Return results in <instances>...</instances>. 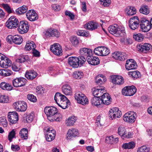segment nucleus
I'll return each instance as SVG.
<instances>
[{"label": "nucleus", "instance_id": "cd10ccee", "mask_svg": "<svg viewBox=\"0 0 152 152\" xmlns=\"http://www.w3.org/2000/svg\"><path fill=\"white\" fill-rule=\"evenodd\" d=\"M98 26V24L94 22L90 21L84 25L85 28L90 30H93L96 29Z\"/></svg>", "mask_w": 152, "mask_h": 152}, {"label": "nucleus", "instance_id": "bb28decb", "mask_svg": "<svg viewBox=\"0 0 152 152\" xmlns=\"http://www.w3.org/2000/svg\"><path fill=\"white\" fill-rule=\"evenodd\" d=\"M62 88L63 93L65 95H71L72 94V88L68 84H65L63 85Z\"/></svg>", "mask_w": 152, "mask_h": 152}, {"label": "nucleus", "instance_id": "a18cd8bd", "mask_svg": "<svg viewBox=\"0 0 152 152\" xmlns=\"http://www.w3.org/2000/svg\"><path fill=\"white\" fill-rule=\"evenodd\" d=\"M126 132V129L123 126H120L118 129V134L121 137H124Z\"/></svg>", "mask_w": 152, "mask_h": 152}, {"label": "nucleus", "instance_id": "338daca9", "mask_svg": "<svg viewBox=\"0 0 152 152\" xmlns=\"http://www.w3.org/2000/svg\"><path fill=\"white\" fill-rule=\"evenodd\" d=\"M113 136H111L107 137L105 139V141H109L108 142H109L110 144H113L114 143V142L113 141Z\"/></svg>", "mask_w": 152, "mask_h": 152}, {"label": "nucleus", "instance_id": "9d476101", "mask_svg": "<svg viewBox=\"0 0 152 152\" xmlns=\"http://www.w3.org/2000/svg\"><path fill=\"white\" fill-rule=\"evenodd\" d=\"M136 116V114L135 113L130 111L125 114L123 116V120L124 121L133 123L135 120Z\"/></svg>", "mask_w": 152, "mask_h": 152}, {"label": "nucleus", "instance_id": "5fc2aeb1", "mask_svg": "<svg viewBox=\"0 0 152 152\" xmlns=\"http://www.w3.org/2000/svg\"><path fill=\"white\" fill-rule=\"evenodd\" d=\"M27 98L29 100L33 102H35L37 101L36 97L33 94H28Z\"/></svg>", "mask_w": 152, "mask_h": 152}, {"label": "nucleus", "instance_id": "393cba45", "mask_svg": "<svg viewBox=\"0 0 152 152\" xmlns=\"http://www.w3.org/2000/svg\"><path fill=\"white\" fill-rule=\"evenodd\" d=\"M78 134V130L76 129H69L67 132V139L70 140L72 137L77 136Z\"/></svg>", "mask_w": 152, "mask_h": 152}, {"label": "nucleus", "instance_id": "69168bd1", "mask_svg": "<svg viewBox=\"0 0 152 152\" xmlns=\"http://www.w3.org/2000/svg\"><path fill=\"white\" fill-rule=\"evenodd\" d=\"M53 10L56 11H59L61 9L60 6L56 4H53L51 6Z\"/></svg>", "mask_w": 152, "mask_h": 152}, {"label": "nucleus", "instance_id": "6e6d98bb", "mask_svg": "<svg viewBox=\"0 0 152 152\" xmlns=\"http://www.w3.org/2000/svg\"><path fill=\"white\" fill-rule=\"evenodd\" d=\"M77 34L78 35L80 36L87 37L88 35V32L83 30H78Z\"/></svg>", "mask_w": 152, "mask_h": 152}, {"label": "nucleus", "instance_id": "423d86ee", "mask_svg": "<svg viewBox=\"0 0 152 152\" xmlns=\"http://www.w3.org/2000/svg\"><path fill=\"white\" fill-rule=\"evenodd\" d=\"M75 97L78 103L82 105L87 104L88 103V99L86 96L81 93H77L75 94Z\"/></svg>", "mask_w": 152, "mask_h": 152}, {"label": "nucleus", "instance_id": "c85d7f7f", "mask_svg": "<svg viewBox=\"0 0 152 152\" xmlns=\"http://www.w3.org/2000/svg\"><path fill=\"white\" fill-rule=\"evenodd\" d=\"M91 102L92 105L97 107H101V105L102 104V101L101 98L98 97H94L91 100Z\"/></svg>", "mask_w": 152, "mask_h": 152}, {"label": "nucleus", "instance_id": "7c9ffc66", "mask_svg": "<svg viewBox=\"0 0 152 152\" xmlns=\"http://www.w3.org/2000/svg\"><path fill=\"white\" fill-rule=\"evenodd\" d=\"M92 52V50L90 49L87 48H81L80 50V53L81 55L90 56V53Z\"/></svg>", "mask_w": 152, "mask_h": 152}, {"label": "nucleus", "instance_id": "37998d69", "mask_svg": "<svg viewBox=\"0 0 152 152\" xmlns=\"http://www.w3.org/2000/svg\"><path fill=\"white\" fill-rule=\"evenodd\" d=\"M28 10L27 7L23 5L16 10V12L19 14H22L26 12Z\"/></svg>", "mask_w": 152, "mask_h": 152}, {"label": "nucleus", "instance_id": "aec40b11", "mask_svg": "<svg viewBox=\"0 0 152 152\" xmlns=\"http://www.w3.org/2000/svg\"><path fill=\"white\" fill-rule=\"evenodd\" d=\"M60 34L59 32L56 29H49L45 31V36L47 38L50 37H58Z\"/></svg>", "mask_w": 152, "mask_h": 152}, {"label": "nucleus", "instance_id": "680f3d73", "mask_svg": "<svg viewBox=\"0 0 152 152\" xmlns=\"http://www.w3.org/2000/svg\"><path fill=\"white\" fill-rule=\"evenodd\" d=\"M77 58L79 60L78 61L79 64H80L82 65L86 61V59L83 56H80Z\"/></svg>", "mask_w": 152, "mask_h": 152}, {"label": "nucleus", "instance_id": "6ab92c4d", "mask_svg": "<svg viewBox=\"0 0 152 152\" xmlns=\"http://www.w3.org/2000/svg\"><path fill=\"white\" fill-rule=\"evenodd\" d=\"M86 59L88 64L92 65H97L100 63V60L97 56H88Z\"/></svg>", "mask_w": 152, "mask_h": 152}, {"label": "nucleus", "instance_id": "f257e3e1", "mask_svg": "<svg viewBox=\"0 0 152 152\" xmlns=\"http://www.w3.org/2000/svg\"><path fill=\"white\" fill-rule=\"evenodd\" d=\"M45 113L47 116V119L50 121H58L61 119V115L58 114L57 109L53 107H46L44 108Z\"/></svg>", "mask_w": 152, "mask_h": 152}, {"label": "nucleus", "instance_id": "052dcab7", "mask_svg": "<svg viewBox=\"0 0 152 152\" xmlns=\"http://www.w3.org/2000/svg\"><path fill=\"white\" fill-rule=\"evenodd\" d=\"M101 4L104 7L108 6L111 3L110 0H100Z\"/></svg>", "mask_w": 152, "mask_h": 152}, {"label": "nucleus", "instance_id": "c756f323", "mask_svg": "<svg viewBox=\"0 0 152 152\" xmlns=\"http://www.w3.org/2000/svg\"><path fill=\"white\" fill-rule=\"evenodd\" d=\"M37 75V73L34 70L27 71L25 74V77L28 79L33 80Z\"/></svg>", "mask_w": 152, "mask_h": 152}, {"label": "nucleus", "instance_id": "c9c22d12", "mask_svg": "<svg viewBox=\"0 0 152 152\" xmlns=\"http://www.w3.org/2000/svg\"><path fill=\"white\" fill-rule=\"evenodd\" d=\"M110 111L113 112V118H119L121 115V112L119 110L118 107L113 108L110 110Z\"/></svg>", "mask_w": 152, "mask_h": 152}, {"label": "nucleus", "instance_id": "774afa93", "mask_svg": "<svg viewBox=\"0 0 152 152\" xmlns=\"http://www.w3.org/2000/svg\"><path fill=\"white\" fill-rule=\"evenodd\" d=\"M33 120V114H30L27 116L26 118V121L28 123H31Z\"/></svg>", "mask_w": 152, "mask_h": 152}, {"label": "nucleus", "instance_id": "e2e57ef3", "mask_svg": "<svg viewBox=\"0 0 152 152\" xmlns=\"http://www.w3.org/2000/svg\"><path fill=\"white\" fill-rule=\"evenodd\" d=\"M21 101H19L14 102L13 104V106L14 108L17 111H18V110H19V106L20 105V103Z\"/></svg>", "mask_w": 152, "mask_h": 152}, {"label": "nucleus", "instance_id": "4be33fe9", "mask_svg": "<svg viewBox=\"0 0 152 152\" xmlns=\"http://www.w3.org/2000/svg\"><path fill=\"white\" fill-rule=\"evenodd\" d=\"M112 57L115 59L122 61L127 58L126 53L119 52H115L112 54Z\"/></svg>", "mask_w": 152, "mask_h": 152}, {"label": "nucleus", "instance_id": "49530a36", "mask_svg": "<svg viewBox=\"0 0 152 152\" xmlns=\"http://www.w3.org/2000/svg\"><path fill=\"white\" fill-rule=\"evenodd\" d=\"M129 74L131 75L132 77L135 79H137L140 77V72L137 71H134L132 72H129Z\"/></svg>", "mask_w": 152, "mask_h": 152}, {"label": "nucleus", "instance_id": "4c0bfd02", "mask_svg": "<svg viewBox=\"0 0 152 152\" xmlns=\"http://www.w3.org/2000/svg\"><path fill=\"white\" fill-rule=\"evenodd\" d=\"M76 119V118L75 116L69 117L66 121V125L68 126H72L75 122Z\"/></svg>", "mask_w": 152, "mask_h": 152}, {"label": "nucleus", "instance_id": "bf43d9fd", "mask_svg": "<svg viewBox=\"0 0 152 152\" xmlns=\"http://www.w3.org/2000/svg\"><path fill=\"white\" fill-rule=\"evenodd\" d=\"M44 88L41 86L37 87L36 92L38 94H42L44 93Z\"/></svg>", "mask_w": 152, "mask_h": 152}, {"label": "nucleus", "instance_id": "09e8293b", "mask_svg": "<svg viewBox=\"0 0 152 152\" xmlns=\"http://www.w3.org/2000/svg\"><path fill=\"white\" fill-rule=\"evenodd\" d=\"M133 36L134 39L136 41L139 42L142 41L144 38L143 35L141 33H138L136 34H134Z\"/></svg>", "mask_w": 152, "mask_h": 152}, {"label": "nucleus", "instance_id": "6e6552de", "mask_svg": "<svg viewBox=\"0 0 152 152\" xmlns=\"http://www.w3.org/2000/svg\"><path fill=\"white\" fill-rule=\"evenodd\" d=\"M137 89L134 86H127L125 87L122 90V94L125 96H132L136 92Z\"/></svg>", "mask_w": 152, "mask_h": 152}, {"label": "nucleus", "instance_id": "dca6fc26", "mask_svg": "<svg viewBox=\"0 0 152 152\" xmlns=\"http://www.w3.org/2000/svg\"><path fill=\"white\" fill-rule=\"evenodd\" d=\"M7 117L8 121L12 124L16 123L18 120V115L16 112H9Z\"/></svg>", "mask_w": 152, "mask_h": 152}, {"label": "nucleus", "instance_id": "13d9d810", "mask_svg": "<svg viewBox=\"0 0 152 152\" xmlns=\"http://www.w3.org/2000/svg\"><path fill=\"white\" fill-rule=\"evenodd\" d=\"M15 133L14 129L12 130L9 133L8 136V138L10 142L12 141V139L15 137Z\"/></svg>", "mask_w": 152, "mask_h": 152}, {"label": "nucleus", "instance_id": "20e7f679", "mask_svg": "<svg viewBox=\"0 0 152 152\" xmlns=\"http://www.w3.org/2000/svg\"><path fill=\"white\" fill-rule=\"evenodd\" d=\"M140 26L142 31L146 32L148 31L151 28H152V18L149 22L145 19H142L140 21Z\"/></svg>", "mask_w": 152, "mask_h": 152}, {"label": "nucleus", "instance_id": "79ce46f5", "mask_svg": "<svg viewBox=\"0 0 152 152\" xmlns=\"http://www.w3.org/2000/svg\"><path fill=\"white\" fill-rule=\"evenodd\" d=\"M13 42L16 45H20L23 42V39L22 37L19 35L14 36Z\"/></svg>", "mask_w": 152, "mask_h": 152}, {"label": "nucleus", "instance_id": "8fccbe9b", "mask_svg": "<svg viewBox=\"0 0 152 152\" xmlns=\"http://www.w3.org/2000/svg\"><path fill=\"white\" fill-rule=\"evenodd\" d=\"M19 107L18 111L24 112L25 111L27 108V105L26 103L24 101H21Z\"/></svg>", "mask_w": 152, "mask_h": 152}, {"label": "nucleus", "instance_id": "39448f33", "mask_svg": "<svg viewBox=\"0 0 152 152\" xmlns=\"http://www.w3.org/2000/svg\"><path fill=\"white\" fill-rule=\"evenodd\" d=\"M95 54L98 56H105L110 53V50L104 46L98 47L94 50Z\"/></svg>", "mask_w": 152, "mask_h": 152}, {"label": "nucleus", "instance_id": "5701e85b", "mask_svg": "<svg viewBox=\"0 0 152 152\" xmlns=\"http://www.w3.org/2000/svg\"><path fill=\"white\" fill-rule=\"evenodd\" d=\"M78 59L77 57H70L68 60L69 64L74 68H77L79 64L78 63Z\"/></svg>", "mask_w": 152, "mask_h": 152}, {"label": "nucleus", "instance_id": "4d7b16f0", "mask_svg": "<svg viewBox=\"0 0 152 152\" xmlns=\"http://www.w3.org/2000/svg\"><path fill=\"white\" fill-rule=\"evenodd\" d=\"M70 41L72 44L74 46L77 45L79 43L78 39L76 37H72Z\"/></svg>", "mask_w": 152, "mask_h": 152}, {"label": "nucleus", "instance_id": "a878e982", "mask_svg": "<svg viewBox=\"0 0 152 152\" xmlns=\"http://www.w3.org/2000/svg\"><path fill=\"white\" fill-rule=\"evenodd\" d=\"M103 87H100L98 88L97 87L94 88V90L93 91V94L94 97H101L102 94L103 93V92L105 91V90L103 89Z\"/></svg>", "mask_w": 152, "mask_h": 152}, {"label": "nucleus", "instance_id": "72a5a7b5", "mask_svg": "<svg viewBox=\"0 0 152 152\" xmlns=\"http://www.w3.org/2000/svg\"><path fill=\"white\" fill-rule=\"evenodd\" d=\"M125 12L127 15L132 16L136 13V9L133 7H128L126 9Z\"/></svg>", "mask_w": 152, "mask_h": 152}, {"label": "nucleus", "instance_id": "3c124183", "mask_svg": "<svg viewBox=\"0 0 152 152\" xmlns=\"http://www.w3.org/2000/svg\"><path fill=\"white\" fill-rule=\"evenodd\" d=\"M0 125L4 127H6L7 126V122L6 118L4 117H0Z\"/></svg>", "mask_w": 152, "mask_h": 152}, {"label": "nucleus", "instance_id": "603ef678", "mask_svg": "<svg viewBox=\"0 0 152 152\" xmlns=\"http://www.w3.org/2000/svg\"><path fill=\"white\" fill-rule=\"evenodd\" d=\"M83 75L82 71H76L74 73V76L76 79L81 78Z\"/></svg>", "mask_w": 152, "mask_h": 152}, {"label": "nucleus", "instance_id": "2eb2a0df", "mask_svg": "<svg viewBox=\"0 0 152 152\" xmlns=\"http://www.w3.org/2000/svg\"><path fill=\"white\" fill-rule=\"evenodd\" d=\"M137 48L138 51L144 53H146L152 50V46L149 43H145L137 45Z\"/></svg>", "mask_w": 152, "mask_h": 152}, {"label": "nucleus", "instance_id": "ea45409f", "mask_svg": "<svg viewBox=\"0 0 152 152\" xmlns=\"http://www.w3.org/2000/svg\"><path fill=\"white\" fill-rule=\"evenodd\" d=\"M28 130L23 128L20 132L19 134L20 137L23 140H26L28 138Z\"/></svg>", "mask_w": 152, "mask_h": 152}, {"label": "nucleus", "instance_id": "e433bc0d", "mask_svg": "<svg viewBox=\"0 0 152 152\" xmlns=\"http://www.w3.org/2000/svg\"><path fill=\"white\" fill-rule=\"evenodd\" d=\"M135 146V143L133 141H131L128 143L123 144L122 146L123 149H133Z\"/></svg>", "mask_w": 152, "mask_h": 152}, {"label": "nucleus", "instance_id": "2f4dec72", "mask_svg": "<svg viewBox=\"0 0 152 152\" xmlns=\"http://www.w3.org/2000/svg\"><path fill=\"white\" fill-rule=\"evenodd\" d=\"M0 87L2 89L7 91H11L13 89V87L11 84L4 82L0 83Z\"/></svg>", "mask_w": 152, "mask_h": 152}, {"label": "nucleus", "instance_id": "0e129e2a", "mask_svg": "<svg viewBox=\"0 0 152 152\" xmlns=\"http://www.w3.org/2000/svg\"><path fill=\"white\" fill-rule=\"evenodd\" d=\"M2 6L9 13H12V11L9 6L7 4H2Z\"/></svg>", "mask_w": 152, "mask_h": 152}, {"label": "nucleus", "instance_id": "f3484780", "mask_svg": "<svg viewBox=\"0 0 152 152\" xmlns=\"http://www.w3.org/2000/svg\"><path fill=\"white\" fill-rule=\"evenodd\" d=\"M125 66L126 69L129 70L136 69L137 65L135 61L131 59L126 61Z\"/></svg>", "mask_w": 152, "mask_h": 152}, {"label": "nucleus", "instance_id": "864d4df0", "mask_svg": "<svg viewBox=\"0 0 152 152\" xmlns=\"http://www.w3.org/2000/svg\"><path fill=\"white\" fill-rule=\"evenodd\" d=\"M9 100L8 96L5 95L0 96V103H7Z\"/></svg>", "mask_w": 152, "mask_h": 152}, {"label": "nucleus", "instance_id": "ddd939ff", "mask_svg": "<svg viewBox=\"0 0 152 152\" xmlns=\"http://www.w3.org/2000/svg\"><path fill=\"white\" fill-rule=\"evenodd\" d=\"M29 28V25L28 22L26 21H21L20 22L18 30L19 32L22 34L26 33Z\"/></svg>", "mask_w": 152, "mask_h": 152}, {"label": "nucleus", "instance_id": "f8f14e48", "mask_svg": "<svg viewBox=\"0 0 152 152\" xmlns=\"http://www.w3.org/2000/svg\"><path fill=\"white\" fill-rule=\"evenodd\" d=\"M50 50L55 55L60 56L62 54V50L61 47L58 43H55L52 45Z\"/></svg>", "mask_w": 152, "mask_h": 152}, {"label": "nucleus", "instance_id": "9b49d317", "mask_svg": "<svg viewBox=\"0 0 152 152\" xmlns=\"http://www.w3.org/2000/svg\"><path fill=\"white\" fill-rule=\"evenodd\" d=\"M140 23V20L137 16L132 17L129 21V27L132 29L135 30L139 27Z\"/></svg>", "mask_w": 152, "mask_h": 152}, {"label": "nucleus", "instance_id": "0eeeda50", "mask_svg": "<svg viewBox=\"0 0 152 152\" xmlns=\"http://www.w3.org/2000/svg\"><path fill=\"white\" fill-rule=\"evenodd\" d=\"M19 24L18 19L14 16H12L7 20L6 25L9 28H16Z\"/></svg>", "mask_w": 152, "mask_h": 152}, {"label": "nucleus", "instance_id": "de8ad7c7", "mask_svg": "<svg viewBox=\"0 0 152 152\" xmlns=\"http://www.w3.org/2000/svg\"><path fill=\"white\" fill-rule=\"evenodd\" d=\"M150 148L146 145H143L138 148L137 152H150Z\"/></svg>", "mask_w": 152, "mask_h": 152}, {"label": "nucleus", "instance_id": "7ed1b4c3", "mask_svg": "<svg viewBox=\"0 0 152 152\" xmlns=\"http://www.w3.org/2000/svg\"><path fill=\"white\" fill-rule=\"evenodd\" d=\"M109 32L112 34L115 35V36H124L125 34V31L124 28L118 27L116 24L110 26L108 28Z\"/></svg>", "mask_w": 152, "mask_h": 152}, {"label": "nucleus", "instance_id": "c03bdc74", "mask_svg": "<svg viewBox=\"0 0 152 152\" xmlns=\"http://www.w3.org/2000/svg\"><path fill=\"white\" fill-rule=\"evenodd\" d=\"M28 57L27 55H21L16 59V61L18 62L22 63L25 62L28 60Z\"/></svg>", "mask_w": 152, "mask_h": 152}, {"label": "nucleus", "instance_id": "a211bd4d", "mask_svg": "<svg viewBox=\"0 0 152 152\" xmlns=\"http://www.w3.org/2000/svg\"><path fill=\"white\" fill-rule=\"evenodd\" d=\"M26 15L27 18L30 21H34L37 20L38 18L37 14L34 10H28Z\"/></svg>", "mask_w": 152, "mask_h": 152}, {"label": "nucleus", "instance_id": "412c9836", "mask_svg": "<svg viewBox=\"0 0 152 152\" xmlns=\"http://www.w3.org/2000/svg\"><path fill=\"white\" fill-rule=\"evenodd\" d=\"M112 82L116 85H121L124 83L123 78L119 75L112 76L111 77Z\"/></svg>", "mask_w": 152, "mask_h": 152}, {"label": "nucleus", "instance_id": "473e14b6", "mask_svg": "<svg viewBox=\"0 0 152 152\" xmlns=\"http://www.w3.org/2000/svg\"><path fill=\"white\" fill-rule=\"evenodd\" d=\"M106 80V79L103 75H98L95 78V82L98 84H102Z\"/></svg>", "mask_w": 152, "mask_h": 152}, {"label": "nucleus", "instance_id": "4468645a", "mask_svg": "<svg viewBox=\"0 0 152 152\" xmlns=\"http://www.w3.org/2000/svg\"><path fill=\"white\" fill-rule=\"evenodd\" d=\"M0 53V66L2 67L7 68L11 65V61L4 55L1 56Z\"/></svg>", "mask_w": 152, "mask_h": 152}, {"label": "nucleus", "instance_id": "f704fd0d", "mask_svg": "<svg viewBox=\"0 0 152 152\" xmlns=\"http://www.w3.org/2000/svg\"><path fill=\"white\" fill-rule=\"evenodd\" d=\"M36 45L32 41H28L25 47V50H29L31 49H33L36 48Z\"/></svg>", "mask_w": 152, "mask_h": 152}, {"label": "nucleus", "instance_id": "1a4fd4ad", "mask_svg": "<svg viewBox=\"0 0 152 152\" xmlns=\"http://www.w3.org/2000/svg\"><path fill=\"white\" fill-rule=\"evenodd\" d=\"M27 80L23 77H18L12 80V85L15 87H21L25 85Z\"/></svg>", "mask_w": 152, "mask_h": 152}, {"label": "nucleus", "instance_id": "a19ab883", "mask_svg": "<svg viewBox=\"0 0 152 152\" xmlns=\"http://www.w3.org/2000/svg\"><path fill=\"white\" fill-rule=\"evenodd\" d=\"M52 133H47L45 136L46 140L47 141L50 142L53 140L56 136V132L55 131H53Z\"/></svg>", "mask_w": 152, "mask_h": 152}, {"label": "nucleus", "instance_id": "58836bf2", "mask_svg": "<svg viewBox=\"0 0 152 152\" xmlns=\"http://www.w3.org/2000/svg\"><path fill=\"white\" fill-rule=\"evenodd\" d=\"M140 12L144 15H148L149 13L148 6L146 5H142L139 10Z\"/></svg>", "mask_w": 152, "mask_h": 152}, {"label": "nucleus", "instance_id": "f03ea898", "mask_svg": "<svg viewBox=\"0 0 152 152\" xmlns=\"http://www.w3.org/2000/svg\"><path fill=\"white\" fill-rule=\"evenodd\" d=\"M54 100L58 106L63 109L67 108L69 103V100L66 96L58 92L56 93Z\"/></svg>", "mask_w": 152, "mask_h": 152}, {"label": "nucleus", "instance_id": "b1692460", "mask_svg": "<svg viewBox=\"0 0 152 152\" xmlns=\"http://www.w3.org/2000/svg\"><path fill=\"white\" fill-rule=\"evenodd\" d=\"M111 98L108 93H104L101 96V99L102 104L108 105L111 102Z\"/></svg>", "mask_w": 152, "mask_h": 152}]
</instances>
